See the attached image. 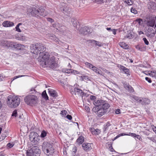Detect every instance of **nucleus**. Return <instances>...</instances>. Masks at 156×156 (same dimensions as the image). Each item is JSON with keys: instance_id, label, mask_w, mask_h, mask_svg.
I'll return each instance as SVG.
<instances>
[{"instance_id": "nucleus-1", "label": "nucleus", "mask_w": 156, "mask_h": 156, "mask_svg": "<svg viewBox=\"0 0 156 156\" xmlns=\"http://www.w3.org/2000/svg\"><path fill=\"white\" fill-rule=\"evenodd\" d=\"M27 12L29 15L40 18L41 16L44 17L47 14V12L42 7L38 8H31L27 9Z\"/></svg>"}, {"instance_id": "nucleus-2", "label": "nucleus", "mask_w": 156, "mask_h": 156, "mask_svg": "<svg viewBox=\"0 0 156 156\" xmlns=\"http://www.w3.org/2000/svg\"><path fill=\"white\" fill-rule=\"evenodd\" d=\"M30 48L31 52L36 55L41 54L44 52L46 49L44 45L39 43L31 44Z\"/></svg>"}, {"instance_id": "nucleus-3", "label": "nucleus", "mask_w": 156, "mask_h": 156, "mask_svg": "<svg viewBox=\"0 0 156 156\" xmlns=\"http://www.w3.org/2000/svg\"><path fill=\"white\" fill-rule=\"evenodd\" d=\"M53 143L44 141L42 145V149L44 153L47 155H53L54 152V149L53 147Z\"/></svg>"}, {"instance_id": "nucleus-4", "label": "nucleus", "mask_w": 156, "mask_h": 156, "mask_svg": "<svg viewBox=\"0 0 156 156\" xmlns=\"http://www.w3.org/2000/svg\"><path fill=\"white\" fill-rule=\"evenodd\" d=\"M7 104L11 108H15L18 106L20 103V99L17 96L9 95L7 101Z\"/></svg>"}, {"instance_id": "nucleus-5", "label": "nucleus", "mask_w": 156, "mask_h": 156, "mask_svg": "<svg viewBox=\"0 0 156 156\" xmlns=\"http://www.w3.org/2000/svg\"><path fill=\"white\" fill-rule=\"evenodd\" d=\"M55 58V56L51 57L48 60L40 63V65L44 67L48 66L49 67L53 69L57 68L58 64L56 62Z\"/></svg>"}, {"instance_id": "nucleus-6", "label": "nucleus", "mask_w": 156, "mask_h": 156, "mask_svg": "<svg viewBox=\"0 0 156 156\" xmlns=\"http://www.w3.org/2000/svg\"><path fill=\"white\" fill-rule=\"evenodd\" d=\"M94 105L96 106H98L106 112L109 108L110 105L107 101L102 100H94Z\"/></svg>"}, {"instance_id": "nucleus-7", "label": "nucleus", "mask_w": 156, "mask_h": 156, "mask_svg": "<svg viewBox=\"0 0 156 156\" xmlns=\"http://www.w3.org/2000/svg\"><path fill=\"white\" fill-rule=\"evenodd\" d=\"M37 99V97L35 95L29 94L25 97L24 100L28 105H32L36 104Z\"/></svg>"}, {"instance_id": "nucleus-8", "label": "nucleus", "mask_w": 156, "mask_h": 156, "mask_svg": "<svg viewBox=\"0 0 156 156\" xmlns=\"http://www.w3.org/2000/svg\"><path fill=\"white\" fill-rule=\"evenodd\" d=\"M41 153V150L37 146L32 147L30 150L27 151V156H39Z\"/></svg>"}, {"instance_id": "nucleus-9", "label": "nucleus", "mask_w": 156, "mask_h": 156, "mask_svg": "<svg viewBox=\"0 0 156 156\" xmlns=\"http://www.w3.org/2000/svg\"><path fill=\"white\" fill-rule=\"evenodd\" d=\"M40 136L38 133L35 132H31L29 135L30 140L34 144H37L39 143Z\"/></svg>"}, {"instance_id": "nucleus-10", "label": "nucleus", "mask_w": 156, "mask_h": 156, "mask_svg": "<svg viewBox=\"0 0 156 156\" xmlns=\"http://www.w3.org/2000/svg\"><path fill=\"white\" fill-rule=\"evenodd\" d=\"M50 55L48 52H43L40 54L38 58V61L41 63L43 61H46L50 58Z\"/></svg>"}, {"instance_id": "nucleus-11", "label": "nucleus", "mask_w": 156, "mask_h": 156, "mask_svg": "<svg viewBox=\"0 0 156 156\" xmlns=\"http://www.w3.org/2000/svg\"><path fill=\"white\" fill-rule=\"evenodd\" d=\"M71 93L73 95H77L82 97L86 94L82 90L78 87L74 88L73 90L71 91Z\"/></svg>"}, {"instance_id": "nucleus-12", "label": "nucleus", "mask_w": 156, "mask_h": 156, "mask_svg": "<svg viewBox=\"0 0 156 156\" xmlns=\"http://www.w3.org/2000/svg\"><path fill=\"white\" fill-rule=\"evenodd\" d=\"M93 111L96 113L97 116L99 117H101L105 115L107 112L102 109H101L98 106H96L95 108H94L93 109Z\"/></svg>"}, {"instance_id": "nucleus-13", "label": "nucleus", "mask_w": 156, "mask_h": 156, "mask_svg": "<svg viewBox=\"0 0 156 156\" xmlns=\"http://www.w3.org/2000/svg\"><path fill=\"white\" fill-rule=\"evenodd\" d=\"M118 67L119 68L122 72H123L124 73L126 74L127 76L130 75V72L129 69L121 65H119L118 66Z\"/></svg>"}, {"instance_id": "nucleus-14", "label": "nucleus", "mask_w": 156, "mask_h": 156, "mask_svg": "<svg viewBox=\"0 0 156 156\" xmlns=\"http://www.w3.org/2000/svg\"><path fill=\"white\" fill-rule=\"evenodd\" d=\"M83 149L86 151H88L92 149L91 144L88 143H84L82 145Z\"/></svg>"}, {"instance_id": "nucleus-15", "label": "nucleus", "mask_w": 156, "mask_h": 156, "mask_svg": "<svg viewBox=\"0 0 156 156\" xmlns=\"http://www.w3.org/2000/svg\"><path fill=\"white\" fill-rule=\"evenodd\" d=\"M2 25L4 27H9L13 26L14 25V23L9 21H5L3 23Z\"/></svg>"}, {"instance_id": "nucleus-16", "label": "nucleus", "mask_w": 156, "mask_h": 156, "mask_svg": "<svg viewBox=\"0 0 156 156\" xmlns=\"http://www.w3.org/2000/svg\"><path fill=\"white\" fill-rule=\"evenodd\" d=\"M62 12L67 16H68L70 12V10L69 7L66 6L64 5V7L62 9Z\"/></svg>"}, {"instance_id": "nucleus-17", "label": "nucleus", "mask_w": 156, "mask_h": 156, "mask_svg": "<svg viewBox=\"0 0 156 156\" xmlns=\"http://www.w3.org/2000/svg\"><path fill=\"white\" fill-rule=\"evenodd\" d=\"M90 131L92 134L95 135H98L101 133V130L98 129H95L94 128H91L90 129Z\"/></svg>"}, {"instance_id": "nucleus-18", "label": "nucleus", "mask_w": 156, "mask_h": 156, "mask_svg": "<svg viewBox=\"0 0 156 156\" xmlns=\"http://www.w3.org/2000/svg\"><path fill=\"white\" fill-rule=\"evenodd\" d=\"M48 38L56 42L58 41V39L54 34H48L47 35Z\"/></svg>"}, {"instance_id": "nucleus-19", "label": "nucleus", "mask_w": 156, "mask_h": 156, "mask_svg": "<svg viewBox=\"0 0 156 156\" xmlns=\"http://www.w3.org/2000/svg\"><path fill=\"white\" fill-rule=\"evenodd\" d=\"M84 141V137L81 136L79 137L76 140V142L78 144H81Z\"/></svg>"}, {"instance_id": "nucleus-20", "label": "nucleus", "mask_w": 156, "mask_h": 156, "mask_svg": "<svg viewBox=\"0 0 156 156\" xmlns=\"http://www.w3.org/2000/svg\"><path fill=\"white\" fill-rule=\"evenodd\" d=\"M147 24L149 26L153 27H154L155 23V20L154 19H150L149 21L147 22Z\"/></svg>"}, {"instance_id": "nucleus-21", "label": "nucleus", "mask_w": 156, "mask_h": 156, "mask_svg": "<svg viewBox=\"0 0 156 156\" xmlns=\"http://www.w3.org/2000/svg\"><path fill=\"white\" fill-rule=\"evenodd\" d=\"M8 41L3 40H1L0 41V45L8 48Z\"/></svg>"}, {"instance_id": "nucleus-22", "label": "nucleus", "mask_w": 156, "mask_h": 156, "mask_svg": "<svg viewBox=\"0 0 156 156\" xmlns=\"http://www.w3.org/2000/svg\"><path fill=\"white\" fill-rule=\"evenodd\" d=\"M119 45L122 48L124 49H129L128 45L124 42H120L119 44Z\"/></svg>"}, {"instance_id": "nucleus-23", "label": "nucleus", "mask_w": 156, "mask_h": 156, "mask_svg": "<svg viewBox=\"0 0 156 156\" xmlns=\"http://www.w3.org/2000/svg\"><path fill=\"white\" fill-rule=\"evenodd\" d=\"M150 102V100L146 98H142L141 104L142 105H146L149 104Z\"/></svg>"}, {"instance_id": "nucleus-24", "label": "nucleus", "mask_w": 156, "mask_h": 156, "mask_svg": "<svg viewBox=\"0 0 156 156\" xmlns=\"http://www.w3.org/2000/svg\"><path fill=\"white\" fill-rule=\"evenodd\" d=\"M66 30V27L64 25L60 24V26H59V27L57 30H58V31L64 33Z\"/></svg>"}, {"instance_id": "nucleus-25", "label": "nucleus", "mask_w": 156, "mask_h": 156, "mask_svg": "<svg viewBox=\"0 0 156 156\" xmlns=\"http://www.w3.org/2000/svg\"><path fill=\"white\" fill-rule=\"evenodd\" d=\"M16 44V42H12L9 41L8 45V48L11 47L12 48H15Z\"/></svg>"}, {"instance_id": "nucleus-26", "label": "nucleus", "mask_w": 156, "mask_h": 156, "mask_svg": "<svg viewBox=\"0 0 156 156\" xmlns=\"http://www.w3.org/2000/svg\"><path fill=\"white\" fill-rule=\"evenodd\" d=\"M146 72H147L150 76L152 77H156V71H146Z\"/></svg>"}, {"instance_id": "nucleus-27", "label": "nucleus", "mask_w": 156, "mask_h": 156, "mask_svg": "<svg viewBox=\"0 0 156 156\" xmlns=\"http://www.w3.org/2000/svg\"><path fill=\"white\" fill-rule=\"evenodd\" d=\"M71 22L73 26L74 27H76L77 26L78 23H79L77 19L75 18H72L71 19Z\"/></svg>"}, {"instance_id": "nucleus-28", "label": "nucleus", "mask_w": 156, "mask_h": 156, "mask_svg": "<svg viewBox=\"0 0 156 156\" xmlns=\"http://www.w3.org/2000/svg\"><path fill=\"white\" fill-rule=\"evenodd\" d=\"M133 37L134 35L132 34V32L130 31L129 32L128 31L127 34L126 36H125L124 38H128L129 39H132L133 38Z\"/></svg>"}, {"instance_id": "nucleus-29", "label": "nucleus", "mask_w": 156, "mask_h": 156, "mask_svg": "<svg viewBox=\"0 0 156 156\" xmlns=\"http://www.w3.org/2000/svg\"><path fill=\"white\" fill-rule=\"evenodd\" d=\"M16 46L15 48H16L17 49L21 50L23 49L24 47V46L23 44H17L16 42Z\"/></svg>"}, {"instance_id": "nucleus-30", "label": "nucleus", "mask_w": 156, "mask_h": 156, "mask_svg": "<svg viewBox=\"0 0 156 156\" xmlns=\"http://www.w3.org/2000/svg\"><path fill=\"white\" fill-rule=\"evenodd\" d=\"M91 42H95L96 43V45L99 47L102 46L103 45V43H101L100 42L98 41L94 40H92Z\"/></svg>"}, {"instance_id": "nucleus-31", "label": "nucleus", "mask_w": 156, "mask_h": 156, "mask_svg": "<svg viewBox=\"0 0 156 156\" xmlns=\"http://www.w3.org/2000/svg\"><path fill=\"white\" fill-rule=\"evenodd\" d=\"M41 95L42 97L43 98H44V99H45L46 100H48V97L46 93V90H44L43 91V92L42 93Z\"/></svg>"}, {"instance_id": "nucleus-32", "label": "nucleus", "mask_w": 156, "mask_h": 156, "mask_svg": "<svg viewBox=\"0 0 156 156\" xmlns=\"http://www.w3.org/2000/svg\"><path fill=\"white\" fill-rule=\"evenodd\" d=\"M48 93L49 95L53 97H57V95L55 91L50 90L48 91Z\"/></svg>"}, {"instance_id": "nucleus-33", "label": "nucleus", "mask_w": 156, "mask_h": 156, "mask_svg": "<svg viewBox=\"0 0 156 156\" xmlns=\"http://www.w3.org/2000/svg\"><path fill=\"white\" fill-rule=\"evenodd\" d=\"M111 125L110 124L109 122H107V123L104 126V127L103 129L104 131L105 132L108 130L109 127Z\"/></svg>"}, {"instance_id": "nucleus-34", "label": "nucleus", "mask_w": 156, "mask_h": 156, "mask_svg": "<svg viewBox=\"0 0 156 156\" xmlns=\"http://www.w3.org/2000/svg\"><path fill=\"white\" fill-rule=\"evenodd\" d=\"M133 98L136 100V101L138 102H139L141 103L142 102V98H141L138 97L136 96H134L133 97Z\"/></svg>"}, {"instance_id": "nucleus-35", "label": "nucleus", "mask_w": 156, "mask_h": 156, "mask_svg": "<svg viewBox=\"0 0 156 156\" xmlns=\"http://www.w3.org/2000/svg\"><path fill=\"white\" fill-rule=\"evenodd\" d=\"M126 90L128 91L129 93H132L134 91V90L133 87L130 85L128 86V88L126 89Z\"/></svg>"}, {"instance_id": "nucleus-36", "label": "nucleus", "mask_w": 156, "mask_h": 156, "mask_svg": "<svg viewBox=\"0 0 156 156\" xmlns=\"http://www.w3.org/2000/svg\"><path fill=\"white\" fill-rule=\"evenodd\" d=\"M87 29V27L86 26L82 27L80 30V32L81 34H84V33L86 32Z\"/></svg>"}, {"instance_id": "nucleus-37", "label": "nucleus", "mask_w": 156, "mask_h": 156, "mask_svg": "<svg viewBox=\"0 0 156 156\" xmlns=\"http://www.w3.org/2000/svg\"><path fill=\"white\" fill-rule=\"evenodd\" d=\"M124 2L129 5H132L133 3V1L131 0H125Z\"/></svg>"}, {"instance_id": "nucleus-38", "label": "nucleus", "mask_w": 156, "mask_h": 156, "mask_svg": "<svg viewBox=\"0 0 156 156\" xmlns=\"http://www.w3.org/2000/svg\"><path fill=\"white\" fill-rule=\"evenodd\" d=\"M72 69H63L62 71L64 73L69 74L72 73Z\"/></svg>"}, {"instance_id": "nucleus-39", "label": "nucleus", "mask_w": 156, "mask_h": 156, "mask_svg": "<svg viewBox=\"0 0 156 156\" xmlns=\"http://www.w3.org/2000/svg\"><path fill=\"white\" fill-rule=\"evenodd\" d=\"M155 3L154 2H150L148 4V7L149 9H151L154 6Z\"/></svg>"}, {"instance_id": "nucleus-40", "label": "nucleus", "mask_w": 156, "mask_h": 156, "mask_svg": "<svg viewBox=\"0 0 156 156\" xmlns=\"http://www.w3.org/2000/svg\"><path fill=\"white\" fill-rule=\"evenodd\" d=\"M47 134V132L44 130H43L41 132L40 136L41 138H44L46 136Z\"/></svg>"}, {"instance_id": "nucleus-41", "label": "nucleus", "mask_w": 156, "mask_h": 156, "mask_svg": "<svg viewBox=\"0 0 156 156\" xmlns=\"http://www.w3.org/2000/svg\"><path fill=\"white\" fill-rule=\"evenodd\" d=\"M60 26V24L57 23H55L52 24L53 27L56 29L57 30H58L59 26Z\"/></svg>"}, {"instance_id": "nucleus-42", "label": "nucleus", "mask_w": 156, "mask_h": 156, "mask_svg": "<svg viewBox=\"0 0 156 156\" xmlns=\"http://www.w3.org/2000/svg\"><path fill=\"white\" fill-rule=\"evenodd\" d=\"M92 31V30L91 28L87 27V30L86 32L84 33V34L86 35L87 34H90L91 33Z\"/></svg>"}, {"instance_id": "nucleus-43", "label": "nucleus", "mask_w": 156, "mask_h": 156, "mask_svg": "<svg viewBox=\"0 0 156 156\" xmlns=\"http://www.w3.org/2000/svg\"><path fill=\"white\" fill-rule=\"evenodd\" d=\"M22 25V23H18L16 27V31L18 32H21V30L19 28V26L20 25Z\"/></svg>"}, {"instance_id": "nucleus-44", "label": "nucleus", "mask_w": 156, "mask_h": 156, "mask_svg": "<svg viewBox=\"0 0 156 156\" xmlns=\"http://www.w3.org/2000/svg\"><path fill=\"white\" fill-rule=\"evenodd\" d=\"M91 69H92L96 73H97L98 69L96 67L92 65L91 67Z\"/></svg>"}, {"instance_id": "nucleus-45", "label": "nucleus", "mask_w": 156, "mask_h": 156, "mask_svg": "<svg viewBox=\"0 0 156 156\" xmlns=\"http://www.w3.org/2000/svg\"><path fill=\"white\" fill-rule=\"evenodd\" d=\"M131 12L133 13L134 14H136L137 13V11L135 9V8L132 7L131 9Z\"/></svg>"}, {"instance_id": "nucleus-46", "label": "nucleus", "mask_w": 156, "mask_h": 156, "mask_svg": "<svg viewBox=\"0 0 156 156\" xmlns=\"http://www.w3.org/2000/svg\"><path fill=\"white\" fill-rule=\"evenodd\" d=\"M80 73L81 72H79L78 71L72 69V72L71 73L74 75H76V74H81Z\"/></svg>"}, {"instance_id": "nucleus-47", "label": "nucleus", "mask_w": 156, "mask_h": 156, "mask_svg": "<svg viewBox=\"0 0 156 156\" xmlns=\"http://www.w3.org/2000/svg\"><path fill=\"white\" fill-rule=\"evenodd\" d=\"M85 66L88 68H91V67L93 65L92 64L87 62H86L85 63Z\"/></svg>"}, {"instance_id": "nucleus-48", "label": "nucleus", "mask_w": 156, "mask_h": 156, "mask_svg": "<svg viewBox=\"0 0 156 156\" xmlns=\"http://www.w3.org/2000/svg\"><path fill=\"white\" fill-rule=\"evenodd\" d=\"M143 40L144 41L145 44L147 45H148L149 44V41L147 39L145 38H143Z\"/></svg>"}, {"instance_id": "nucleus-49", "label": "nucleus", "mask_w": 156, "mask_h": 156, "mask_svg": "<svg viewBox=\"0 0 156 156\" xmlns=\"http://www.w3.org/2000/svg\"><path fill=\"white\" fill-rule=\"evenodd\" d=\"M93 1L98 2V3L102 4L104 2V1L103 0H93Z\"/></svg>"}, {"instance_id": "nucleus-50", "label": "nucleus", "mask_w": 156, "mask_h": 156, "mask_svg": "<svg viewBox=\"0 0 156 156\" xmlns=\"http://www.w3.org/2000/svg\"><path fill=\"white\" fill-rule=\"evenodd\" d=\"M17 115V111L16 110H15L12 112V116H15L16 117Z\"/></svg>"}, {"instance_id": "nucleus-51", "label": "nucleus", "mask_w": 156, "mask_h": 156, "mask_svg": "<svg viewBox=\"0 0 156 156\" xmlns=\"http://www.w3.org/2000/svg\"><path fill=\"white\" fill-rule=\"evenodd\" d=\"M123 84V87H124L125 89L126 90L128 88V86H129V85L128 84H127V83L126 82H124Z\"/></svg>"}, {"instance_id": "nucleus-52", "label": "nucleus", "mask_w": 156, "mask_h": 156, "mask_svg": "<svg viewBox=\"0 0 156 156\" xmlns=\"http://www.w3.org/2000/svg\"><path fill=\"white\" fill-rule=\"evenodd\" d=\"M81 78L83 79H83H84L85 80H87L89 79L88 76L85 75L81 76Z\"/></svg>"}, {"instance_id": "nucleus-53", "label": "nucleus", "mask_w": 156, "mask_h": 156, "mask_svg": "<svg viewBox=\"0 0 156 156\" xmlns=\"http://www.w3.org/2000/svg\"><path fill=\"white\" fill-rule=\"evenodd\" d=\"M67 113V112L65 110L62 111L61 112V114L63 115H66Z\"/></svg>"}, {"instance_id": "nucleus-54", "label": "nucleus", "mask_w": 156, "mask_h": 156, "mask_svg": "<svg viewBox=\"0 0 156 156\" xmlns=\"http://www.w3.org/2000/svg\"><path fill=\"white\" fill-rule=\"evenodd\" d=\"M47 20L48 21L50 22L51 23H52L54 21L53 19L50 18H47Z\"/></svg>"}, {"instance_id": "nucleus-55", "label": "nucleus", "mask_w": 156, "mask_h": 156, "mask_svg": "<svg viewBox=\"0 0 156 156\" xmlns=\"http://www.w3.org/2000/svg\"><path fill=\"white\" fill-rule=\"evenodd\" d=\"M97 73L100 75H101L103 76L104 75V73L101 71L100 69H98Z\"/></svg>"}, {"instance_id": "nucleus-56", "label": "nucleus", "mask_w": 156, "mask_h": 156, "mask_svg": "<svg viewBox=\"0 0 156 156\" xmlns=\"http://www.w3.org/2000/svg\"><path fill=\"white\" fill-rule=\"evenodd\" d=\"M136 21L139 24H141V22L142 21V20L140 18L137 19L136 20Z\"/></svg>"}, {"instance_id": "nucleus-57", "label": "nucleus", "mask_w": 156, "mask_h": 156, "mask_svg": "<svg viewBox=\"0 0 156 156\" xmlns=\"http://www.w3.org/2000/svg\"><path fill=\"white\" fill-rule=\"evenodd\" d=\"M145 79L149 83H151L152 82L151 79L149 77H146Z\"/></svg>"}, {"instance_id": "nucleus-58", "label": "nucleus", "mask_w": 156, "mask_h": 156, "mask_svg": "<svg viewBox=\"0 0 156 156\" xmlns=\"http://www.w3.org/2000/svg\"><path fill=\"white\" fill-rule=\"evenodd\" d=\"M66 117L67 119L70 120H71L72 119V116L69 115H67L66 116Z\"/></svg>"}, {"instance_id": "nucleus-59", "label": "nucleus", "mask_w": 156, "mask_h": 156, "mask_svg": "<svg viewBox=\"0 0 156 156\" xmlns=\"http://www.w3.org/2000/svg\"><path fill=\"white\" fill-rule=\"evenodd\" d=\"M135 138H136L137 139L141 140H142V138L141 136L139 135H136Z\"/></svg>"}, {"instance_id": "nucleus-60", "label": "nucleus", "mask_w": 156, "mask_h": 156, "mask_svg": "<svg viewBox=\"0 0 156 156\" xmlns=\"http://www.w3.org/2000/svg\"><path fill=\"white\" fill-rule=\"evenodd\" d=\"M7 146L9 148H11L13 146V144H12L11 143H9L7 144Z\"/></svg>"}, {"instance_id": "nucleus-61", "label": "nucleus", "mask_w": 156, "mask_h": 156, "mask_svg": "<svg viewBox=\"0 0 156 156\" xmlns=\"http://www.w3.org/2000/svg\"><path fill=\"white\" fill-rule=\"evenodd\" d=\"M115 112V114H119L120 113V110L119 109H116Z\"/></svg>"}, {"instance_id": "nucleus-62", "label": "nucleus", "mask_w": 156, "mask_h": 156, "mask_svg": "<svg viewBox=\"0 0 156 156\" xmlns=\"http://www.w3.org/2000/svg\"><path fill=\"white\" fill-rule=\"evenodd\" d=\"M117 30L115 29H112V32L113 34L114 35H115L116 34V31Z\"/></svg>"}, {"instance_id": "nucleus-63", "label": "nucleus", "mask_w": 156, "mask_h": 156, "mask_svg": "<svg viewBox=\"0 0 156 156\" xmlns=\"http://www.w3.org/2000/svg\"><path fill=\"white\" fill-rule=\"evenodd\" d=\"M151 127L153 129V130L154 132L156 134V127L154 125L151 126Z\"/></svg>"}, {"instance_id": "nucleus-64", "label": "nucleus", "mask_w": 156, "mask_h": 156, "mask_svg": "<svg viewBox=\"0 0 156 156\" xmlns=\"http://www.w3.org/2000/svg\"><path fill=\"white\" fill-rule=\"evenodd\" d=\"M90 99L92 100H94L96 99V97L95 96L93 95H91L90 97Z\"/></svg>"}]
</instances>
